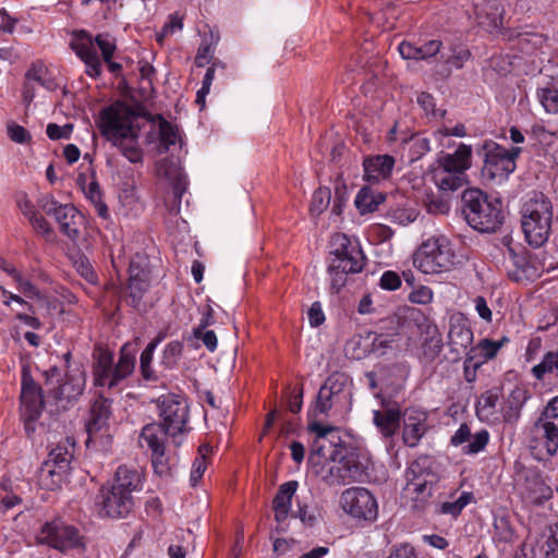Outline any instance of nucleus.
Masks as SVG:
<instances>
[{
	"label": "nucleus",
	"instance_id": "f257e3e1",
	"mask_svg": "<svg viewBox=\"0 0 558 558\" xmlns=\"http://www.w3.org/2000/svg\"><path fill=\"white\" fill-rule=\"evenodd\" d=\"M145 112L148 111L141 104L133 108L117 101L99 113L98 126L101 135L132 163L143 161V151L138 146L141 126L135 120L144 118Z\"/></svg>",
	"mask_w": 558,
	"mask_h": 558
},
{
	"label": "nucleus",
	"instance_id": "f03ea898",
	"mask_svg": "<svg viewBox=\"0 0 558 558\" xmlns=\"http://www.w3.org/2000/svg\"><path fill=\"white\" fill-rule=\"evenodd\" d=\"M142 489V474L133 468L121 465L111 483L101 486L96 497L99 515L125 518L134 508L133 493Z\"/></svg>",
	"mask_w": 558,
	"mask_h": 558
},
{
	"label": "nucleus",
	"instance_id": "7ed1b4c3",
	"mask_svg": "<svg viewBox=\"0 0 558 558\" xmlns=\"http://www.w3.org/2000/svg\"><path fill=\"white\" fill-rule=\"evenodd\" d=\"M461 208L468 225L482 233L497 232L506 220L501 201L476 187L463 191Z\"/></svg>",
	"mask_w": 558,
	"mask_h": 558
},
{
	"label": "nucleus",
	"instance_id": "20e7f679",
	"mask_svg": "<svg viewBox=\"0 0 558 558\" xmlns=\"http://www.w3.org/2000/svg\"><path fill=\"white\" fill-rule=\"evenodd\" d=\"M365 262L366 257L356 241L344 233L333 234L327 268L331 291L338 293L347 284L349 275L363 270Z\"/></svg>",
	"mask_w": 558,
	"mask_h": 558
},
{
	"label": "nucleus",
	"instance_id": "39448f33",
	"mask_svg": "<svg viewBox=\"0 0 558 558\" xmlns=\"http://www.w3.org/2000/svg\"><path fill=\"white\" fill-rule=\"evenodd\" d=\"M92 356L94 383L99 387L113 388L135 369L136 357L129 343L121 348L116 364L113 363L112 352L100 345L94 348Z\"/></svg>",
	"mask_w": 558,
	"mask_h": 558
},
{
	"label": "nucleus",
	"instance_id": "423d86ee",
	"mask_svg": "<svg viewBox=\"0 0 558 558\" xmlns=\"http://www.w3.org/2000/svg\"><path fill=\"white\" fill-rule=\"evenodd\" d=\"M521 226L525 240L533 247L543 246L549 236L553 221V206L543 194H535L524 203Z\"/></svg>",
	"mask_w": 558,
	"mask_h": 558
},
{
	"label": "nucleus",
	"instance_id": "0eeeda50",
	"mask_svg": "<svg viewBox=\"0 0 558 558\" xmlns=\"http://www.w3.org/2000/svg\"><path fill=\"white\" fill-rule=\"evenodd\" d=\"M73 39L70 43L71 49L85 63L86 74L97 78L101 75V61L95 48V44L101 51L105 62L112 59L116 51V43L109 34H98L94 39L92 35L84 29L74 31Z\"/></svg>",
	"mask_w": 558,
	"mask_h": 558
},
{
	"label": "nucleus",
	"instance_id": "6e6552de",
	"mask_svg": "<svg viewBox=\"0 0 558 558\" xmlns=\"http://www.w3.org/2000/svg\"><path fill=\"white\" fill-rule=\"evenodd\" d=\"M521 151V147L506 149L492 140L484 141L476 148V154L483 158L482 178L487 181H506L514 172L515 160Z\"/></svg>",
	"mask_w": 558,
	"mask_h": 558
},
{
	"label": "nucleus",
	"instance_id": "1a4fd4ad",
	"mask_svg": "<svg viewBox=\"0 0 558 558\" xmlns=\"http://www.w3.org/2000/svg\"><path fill=\"white\" fill-rule=\"evenodd\" d=\"M454 264L456 254L445 236L426 240L414 254V265L424 274L448 271Z\"/></svg>",
	"mask_w": 558,
	"mask_h": 558
},
{
	"label": "nucleus",
	"instance_id": "9d476101",
	"mask_svg": "<svg viewBox=\"0 0 558 558\" xmlns=\"http://www.w3.org/2000/svg\"><path fill=\"white\" fill-rule=\"evenodd\" d=\"M399 318L387 317L379 322L375 331H368L365 336L353 337L348 347H352L353 357L362 359L372 352L385 353V349L390 348L399 336Z\"/></svg>",
	"mask_w": 558,
	"mask_h": 558
},
{
	"label": "nucleus",
	"instance_id": "9b49d317",
	"mask_svg": "<svg viewBox=\"0 0 558 558\" xmlns=\"http://www.w3.org/2000/svg\"><path fill=\"white\" fill-rule=\"evenodd\" d=\"M38 542L61 553L73 549L85 550L84 537L81 535L80 530L61 519L46 522L40 529Z\"/></svg>",
	"mask_w": 558,
	"mask_h": 558
},
{
	"label": "nucleus",
	"instance_id": "f8f14e48",
	"mask_svg": "<svg viewBox=\"0 0 558 558\" xmlns=\"http://www.w3.org/2000/svg\"><path fill=\"white\" fill-rule=\"evenodd\" d=\"M330 460L342 464L348 483L364 482L368 478L371 460L368 456L355 447L345 446L339 440L329 456Z\"/></svg>",
	"mask_w": 558,
	"mask_h": 558
},
{
	"label": "nucleus",
	"instance_id": "ddd939ff",
	"mask_svg": "<svg viewBox=\"0 0 558 558\" xmlns=\"http://www.w3.org/2000/svg\"><path fill=\"white\" fill-rule=\"evenodd\" d=\"M39 208L48 216H52L59 225L60 232L75 242L80 238L82 214L71 204H60L52 196H43L38 201Z\"/></svg>",
	"mask_w": 558,
	"mask_h": 558
},
{
	"label": "nucleus",
	"instance_id": "4468645a",
	"mask_svg": "<svg viewBox=\"0 0 558 558\" xmlns=\"http://www.w3.org/2000/svg\"><path fill=\"white\" fill-rule=\"evenodd\" d=\"M509 256L508 277L515 282L533 281L541 276L542 271L554 267L553 262H547L543 253L518 254L513 248H509Z\"/></svg>",
	"mask_w": 558,
	"mask_h": 558
},
{
	"label": "nucleus",
	"instance_id": "2eb2a0df",
	"mask_svg": "<svg viewBox=\"0 0 558 558\" xmlns=\"http://www.w3.org/2000/svg\"><path fill=\"white\" fill-rule=\"evenodd\" d=\"M533 441L536 445L532 446L536 449L543 446L546 449V454L553 457L558 450V396L554 398L544 409L541 417L535 422L533 428Z\"/></svg>",
	"mask_w": 558,
	"mask_h": 558
},
{
	"label": "nucleus",
	"instance_id": "dca6fc26",
	"mask_svg": "<svg viewBox=\"0 0 558 558\" xmlns=\"http://www.w3.org/2000/svg\"><path fill=\"white\" fill-rule=\"evenodd\" d=\"M21 402L24 428L27 435H32L36 429L35 423L41 415L45 400L41 387L34 381L26 369L22 374Z\"/></svg>",
	"mask_w": 558,
	"mask_h": 558
},
{
	"label": "nucleus",
	"instance_id": "f3484780",
	"mask_svg": "<svg viewBox=\"0 0 558 558\" xmlns=\"http://www.w3.org/2000/svg\"><path fill=\"white\" fill-rule=\"evenodd\" d=\"M158 412L162 422V427L170 432V436L175 437L185 430L189 418V407L186 401L178 395L161 396L158 401Z\"/></svg>",
	"mask_w": 558,
	"mask_h": 558
},
{
	"label": "nucleus",
	"instance_id": "a211bd4d",
	"mask_svg": "<svg viewBox=\"0 0 558 558\" xmlns=\"http://www.w3.org/2000/svg\"><path fill=\"white\" fill-rule=\"evenodd\" d=\"M349 384L350 378L345 373L335 372L329 375L319 388L315 404L308 415L313 417L329 415L332 407L344 398V391Z\"/></svg>",
	"mask_w": 558,
	"mask_h": 558
},
{
	"label": "nucleus",
	"instance_id": "6ab92c4d",
	"mask_svg": "<svg viewBox=\"0 0 558 558\" xmlns=\"http://www.w3.org/2000/svg\"><path fill=\"white\" fill-rule=\"evenodd\" d=\"M86 384L84 371L80 367L69 369L61 381L52 388H48V395L53 398L60 410L72 408L83 395Z\"/></svg>",
	"mask_w": 558,
	"mask_h": 558
},
{
	"label": "nucleus",
	"instance_id": "aec40b11",
	"mask_svg": "<svg viewBox=\"0 0 558 558\" xmlns=\"http://www.w3.org/2000/svg\"><path fill=\"white\" fill-rule=\"evenodd\" d=\"M342 509L351 517L373 522L378 515L375 497L364 487H351L341 495Z\"/></svg>",
	"mask_w": 558,
	"mask_h": 558
},
{
	"label": "nucleus",
	"instance_id": "412c9836",
	"mask_svg": "<svg viewBox=\"0 0 558 558\" xmlns=\"http://www.w3.org/2000/svg\"><path fill=\"white\" fill-rule=\"evenodd\" d=\"M474 15L480 27L489 34L501 33L505 7L501 0H482L474 4Z\"/></svg>",
	"mask_w": 558,
	"mask_h": 558
},
{
	"label": "nucleus",
	"instance_id": "4be33fe9",
	"mask_svg": "<svg viewBox=\"0 0 558 558\" xmlns=\"http://www.w3.org/2000/svg\"><path fill=\"white\" fill-rule=\"evenodd\" d=\"M110 416L111 400L102 396L97 397L90 405L89 417L85 425L88 435L87 445L98 436L102 437L107 434Z\"/></svg>",
	"mask_w": 558,
	"mask_h": 558
},
{
	"label": "nucleus",
	"instance_id": "5701e85b",
	"mask_svg": "<svg viewBox=\"0 0 558 558\" xmlns=\"http://www.w3.org/2000/svg\"><path fill=\"white\" fill-rule=\"evenodd\" d=\"M473 342V331L468 318L462 313H454L449 318L448 345L456 356L465 353Z\"/></svg>",
	"mask_w": 558,
	"mask_h": 558
},
{
	"label": "nucleus",
	"instance_id": "b1692460",
	"mask_svg": "<svg viewBox=\"0 0 558 558\" xmlns=\"http://www.w3.org/2000/svg\"><path fill=\"white\" fill-rule=\"evenodd\" d=\"M472 147L460 144L454 153L448 154L441 151L437 158L438 167L446 172H456L463 174L471 167Z\"/></svg>",
	"mask_w": 558,
	"mask_h": 558
},
{
	"label": "nucleus",
	"instance_id": "393cba45",
	"mask_svg": "<svg viewBox=\"0 0 558 558\" xmlns=\"http://www.w3.org/2000/svg\"><path fill=\"white\" fill-rule=\"evenodd\" d=\"M470 58L471 52L466 47L462 45H451L449 52L440 53L441 63L436 65L435 73L441 78H448L453 68L457 70L462 69Z\"/></svg>",
	"mask_w": 558,
	"mask_h": 558
},
{
	"label": "nucleus",
	"instance_id": "a878e982",
	"mask_svg": "<svg viewBox=\"0 0 558 558\" xmlns=\"http://www.w3.org/2000/svg\"><path fill=\"white\" fill-rule=\"evenodd\" d=\"M395 158L390 155L366 157L363 161L364 179L367 182H379L390 177Z\"/></svg>",
	"mask_w": 558,
	"mask_h": 558
},
{
	"label": "nucleus",
	"instance_id": "bb28decb",
	"mask_svg": "<svg viewBox=\"0 0 558 558\" xmlns=\"http://www.w3.org/2000/svg\"><path fill=\"white\" fill-rule=\"evenodd\" d=\"M428 457H420L417 458L411 466L408 469L407 476L410 481V485L413 486V490L417 495H426V497L432 496V485L433 481L427 480L424 475V470H426L429 465Z\"/></svg>",
	"mask_w": 558,
	"mask_h": 558
},
{
	"label": "nucleus",
	"instance_id": "cd10ccee",
	"mask_svg": "<svg viewBox=\"0 0 558 558\" xmlns=\"http://www.w3.org/2000/svg\"><path fill=\"white\" fill-rule=\"evenodd\" d=\"M296 481H289L279 486V489L272 500L275 520L278 523L283 522L290 512L292 498L298 489Z\"/></svg>",
	"mask_w": 558,
	"mask_h": 558
},
{
	"label": "nucleus",
	"instance_id": "c85d7f7f",
	"mask_svg": "<svg viewBox=\"0 0 558 558\" xmlns=\"http://www.w3.org/2000/svg\"><path fill=\"white\" fill-rule=\"evenodd\" d=\"M401 412L399 408H389L384 411L373 412V423L385 438L396 435L400 428Z\"/></svg>",
	"mask_w": 558,
	"mask_h": 558
},
{
	"label": "nucleus",
	"instance_id": "c756f323",
	"mask_svg": "<svg viewBox=\"0 0 558 558\" xmlns=\"http://www.w3.org/2000/svg\"><path fill=\"white\" fill-rule=\"evenodd\" d=\"M168 436V429L158 423H150L143 427L138 442L142 448L146 446L153 452L165 448Z\"/></svg>",
	"mask_w": 558,
	"mask_h": 558
},
{
	"label": "nucleus",
	"instance_id": "7c9ffc66",
	"mask_svg": "<svg viewBox=\"0 0 558 558\" xmlns=\"http://www.w3.org/2000/svg\"><path fill=\"white\" fill-rule=\"evenodd\" d=\"M68 474V472L45 461L37 472V483L43 489L56 490L62 486Z\"/></svg>",
	"mask_w": 558,
	"mask_h": 558
},
{
	"label": "nucleus",
	"instance_id": "2f4dec72",
	"mask_svg": "<svg viewBox=\"0 0 558 558\" xmlns=\"http://www.w3.org/2000/svg\"><path fill=\"white\" fill-rule=\"evenodd\" d=\"M386 199V194L376 191L368 185L362 186L355 197L354 204L361 215L377 210Z\"/></svg>",
	"mask_w": 558,
	"mask_h": 558
},
{
	"label": "nucleus",
	"instance_id": "473e14b6",
	"mask_svg": "<svg viewBox=\"0 0 558 558\" xmlns=\"http://www.w3.org/2000/svg\"><path fill=\"white\" fill-rule=\"evenodd\" d=\"M524 401V390L517 388L511 391L501 409L505 423L514 425L518 422Z\"/></svg>",
	"mask_w": 558,
	"mask_h": 558
},
{
	"label": "nucleus",
	"instance_id": "72a5a7b5",
	"mask_svg": "<svg viewBox=\"0 0 558 558\" xmlns=\"http://www.w3.org/2000/svg\"><path fill=\"white\" fill-rule=\"evenodd\" d=\"M179 137L178 128L171 124L165 118H159V128H158V147L157 151L159 155H163L168 153L170 146L177 143Z\"/></svg>",
	"mask_w": 558,
	"mask_h": 558
},
{
	"label": "nucleus",
	"instance_id": "f704fd0d",
	"mask_svg": "<svg viewBox=\"0 0 558 558\" xmlns=\"http://www.w3.org/2000/svg\"><path fill=\"white\" fill-rule=\"evenodd\" d=\"M426 432L427 426L423 421L410 416L408 421L404 422L402 432V439L404 445L409 447L417 446Z\"/></svg>",
	"mask_w": 558,
	"mask_h": 558
},
{
	"label": "nucleus",
	"instance_id": "c9c22d12",
	"mask_svg": "<svg viewBox=\"0 0 558 558\" xmlns=\"http://www.w3.org/2000/svg\"><path fill=\"white\" fill-rule=\"evenodd\" d=\"M517 538L515 531L513 530L510 521L506 517H497L494 520V536L493 539L499 545L512 544Z\"/></svg>",
	"mask_w": 558,
	"mask_h": 558
},
{
	"label": "nucleus",
	"instance_id": "e433bc0d",
	"mask_svg": "<svg viewBox=\"0 0 558 558\" xmlns=\"http://www.w3.org/2000/svg\"><path fill=\"white\" fill-rule=\"evenodd\" d=\"M499 401V392L497 389H490L481 395L475 410L480 420H489L495 414L496 405Z\"/></svg>",
	"mask_w": 558,
	"mask_h": 558
},
{
	"label": "nucleus",
	"instance_id": "4c0bfd02",
	"mask_svg": "<svg viewBox=\"0 0 558 558\" xmlns=\"http://www.w3.org/2000/svg\"><path fill=\"white\" fill-rule=\"evenodd\" d=\"M532 374L538 380H544L547 374L558 377V350L547 352L542 362L532 368Z\"/></svg>",
	"mask_w": 558,
	"mask_h": 558
},
{
	"label": "nucleus",
	"instance_id": "58836bf2",
	"mask_svg": "<svg viewBox=\"0 0 558 558\" xmlns=\"http://www.w3.org/2000/svg\"><path fill=\"white\" fill-rule=\"evenodd\" d=\"M541 104L548 113L558 112V81L549 82L537 92Z\"/></svg>",
	"mask_w": 558,
	"mask_h": 558
},
{
	"label": "nucleus",
	"instance_id": "ea45409f",
	"mask_svg": "<svg viewBox=\"0 0 558 558\" xmlns=\"http://www.w3.org/2000/svg\"><path fill=\"white\" fill-rule=\"evenodd\" d=\"M434 178L436 180V184L441 191L453 192L461 187L463 184V174L446 172L441 168H438L435 171Z\"/></svg>",
	"mask_w": 558,
	"mask_h": 558
},
{
	"label": "nucleus",
	"instance_id": "a19ab883",
	"mask_svg": "<svg viewBox=\"0 0 558 558\" xmlns=\"http://www.w3.org/2000/svg\"><path fill=\"white\" fill-rule=\"evenodd\" d=\"M72 459L73 449L69 450L68 446L59 444L56 448L50 450L46 461L69 473Z\"/></svg>",
	"mask_w": 558,
	"mask_h": 558
},
{
	"label": "nucleus",
	"instance_id": "79ce46f5",
	"mask_svg": "<svg viewBox=\"0 0 558 558\" xmlns=\"http://www.w3.org/2000/svg\"><path fill=\"white\" fill-rule=\"evenodd\" d=\"M183 348V342L179 340L169 342L162 352L160 365L167 369L174 368L182 356Z\"/></svg>",
	"mask_w": 558,
	"mask_h": 558
},
{
	"label": "nucleus",
	"instance_id": "37998d69",
	"mask_svg": "<svg viewBox=\"0 0 558 558\" xmlns=\"http://www.w3.org/2000/svg\"><path fill=\"white\" fill-rule=\"evenodd\" d=\"M504 341H507V338H504L501 341H493L490 339H482L476 347L471 348L468 352V355H475L474 353L478 352L483 360L482 364L488 360H492L496 356L499 349L502 347Z\"/></svg>",
	"mask_w": 558,
	"mask_h": 558
},
{
	"label": "nucleus",
	"instance_id": "c03bdc74",
	"mask_svg": "<svg viewBox=\"0 0 558 558\" xmlns=\"http://www.w3.org/2000/svg\"><path fill=\"white\" fill-rule=\"evenodd\" d=\"M129 272L131 281H140L145 280L150 283V270L147 267V258L144 256L137 255L133 258L129 266Z\"/></svg>",
	"mask_w": 558,
	"mask_h": 558
},
{
	"label": "nucleus",
	"instance_id": "a18cd8bd",
	"mask_svg": "<svg viewBox=\"0 0 558 558\" xmlns=\"http://www.w3.org/2000/svg\"><path fill=\"white\" fill-rule=\"evenodd\" d=\"M129 272L131 281H140L145 280L150 283V270L147 267V258L144 256L137 255L133 258L129 266Z\"/></svg>",
	"mask_w": 558,
	"mask_h": 558
},
{
	"label": "nucleus",
	"instance_id": "49530a36",
	"mask_svg": "<svg viewBox=\"0 0 558 558\" xmlns=\"http://www.w3.org/2000/svg\"><path fill=\"white\" fill-rule=\"evenodd\" d=\"M150 283L145 280L131 281L129 280L126 302L134 308H137L142 302L144 294L149 289Z\"/></svg>",
	"mask_w": 558,
	"mask_h": 558
},
{
	"label": "nucleus",
	"instance_id": "de8ad7c7",
	"mask_svg": "<svg viewBox=\"0 0 558 558\" xmlns=\"http://www.w3.org/2000/svg\"><path fill=\"white\" fill-rule=\"evenodd\" d=\"M331 199V192L328 187H318L312 197L310 210L312 215L318 216L320 215L325 209H327L328 205L330 204Z\"/></svg>",
	"mask_w": 558,
	"mask_h": 558
},
{
	"label": "nucleus",
	"instance_id": "09e8293b",
	"mask_svg": "<svg viewBox=\"0 0 558 558\" xmlns=\"http://www.w3.org/2000/svg\"><path fill=\"white\" fill-rule=\"evenodd\" d=\"M24 216L28 218L34 230L40 233L47 241H51L53 239V230L44 216L38 215L36 211H24Z\"/></svg>",
	"mask_w": 558,
	"mask_h": 558
},
{
	"label": "nucleus",
	"instance_id": "8fccbe9b",
	"mask_svg": "<svg viewBox=\"0 0 558 558\" xmlns=\"http://www.w3.org/2000/svg\"><path fill=\"white\" fill-rule=\"evenodd\" d=\"M489 440V434L486 429H482L474 436L471 435L470 442L463 447V452L466 454H475L482 451Z\"/></svg>",
	"mask_w": 558,
	"mask_h": 558
},
{
	"label": "nucleus",
	"instance_id": "3c124183",
	"mask_svg": "<svg viewBox=\"0 0 558 558\" xmlns=\"http://www.w3.org/2000/svg\"><path fill=\"white\" fill-rule=\"evenodd\" d=\"M543 44V37L536 33L518 34V46L522 51L530 52Z\"/></svg>",
	"mask_w": 558,
	"mask_h": 558
},
{
	"label": "nucleus",
	"instance_id": "603ef678",
	"mask_svg": "<svg viewBox=\"0 0 558 558\" xmlns=\"http://www.w3.org/2000/svg\"><path fill=\"white\" fill-rule=\"evenodd\" d=\"M342 464L332 465L322 476L323 481L329 486L345 485L348 484L347 477L343 474Z\"/></svg>",
	"mask_w": 558,
	"mask_h": 558
},
{
	"label": "nucleus",
	"instance_id": "864d4df0",
	"mask_svg": "<svg viewBox=\"0 0 558 558\" xmlns=\"http://www.w3.org/2000/svg\"><path fill=\"white\" fill-rule=\"evenodd\" d=\"M75 267H76V270L77 272L88 282V283H92V284H96L97 283V275L94 270V268L92 267L89 260L86 258V257H80L76 262H75Z\"/></svg>",
	"mask_w": 558,
	"mask_h": 558
},
{
	"label": "nucleus",
	"instance_id": "5fc2aeb1",
	"mask_svg": "<svg viewBox=\"0 0 558 558\" xmlns=\"http://www.w3.org/2000/svg\"><path fill=\"white\" fill-rule=\"evenodd\" d=\"M73 131V125L71 123L64 124L60 126L56 123H49L47 125L46 133L48 137L52 141L61 140V138H70Z\"/></svg>",
	"mask_w": 558,
	"mask_h": 558
},
{
	"label": "nucleus",
	"instance_id": "6e6d98bb",
	"mask_svg": "<svg viewBox=\"0 0 558 558\" xmlns=\"http://www.w3.org/2000/svg\"><path fill=\"white\" fill-rule=\"evenodd\" d=\"M151 463L157 474L166 475L169 473V459L168 457H166L165 448L151 452Z\"/></svg>",
	"mask_w": 558,
	"mask_h": 558
},
{
	"label": "nucleus",
	"instance_id": "4d7b16f0",
	"mask_svg": "<svg viewBox=\"0 0 558 558\" xmlns=\"http://www.w3.org/2000/svg\"><path fill=\"white\" fill-rule=\"evenodd\" d=\"M26 78L38 82L43 87L48 90H53L57 87V83L51 77L44 75L43 68H33L26 72Z\"/></svg>",
	"mask_w": 558,
	"mask_h": 558
},
{
	"label": "nucleus",
	"instance_id": "13d9d810",
	"mask_svg": "<svg viewBox=\"0 0 558 558\" xmlns=\"http://www.w3.org/2000/svg\"><path fill=\"white\" fill-rule=\"evenodd\" d=\"M401 286L400 276L392 270L385 271L379 280V287L387 291H395Z\"/></svg>",
	"mask_w": 558,
	"mask_h": 558
},
{
	"label": "nucleus",
	"instance_id": "bf43d9fd",
	"mask_svg": "<svg viewBox=\"0 0 558 558\" xmlns=\"http://www.w3.org/2000/svg\"><path fill=\"white\" fill-rule=\"evenodd\" d=\"M8 134L13 142L19 144H25L32 138L29 132L25 128L14 122L8 124Z\"/></svg>",
	"mask_w": 558,
	"mask_h": 558
},
{
	"label": "nucleus",
	"instance_id": "052dcab7",
	"mask_svg": "<svg viewBox=\"0 0 558 558\" xmlns=\"http://www.w3.org/2000/svg\"><path fill=\"white\" fill-rule=\"evenodd\" d=\"M442 43L440 40H429L421 46H418V59L427 60L428 58L435 57L440 52V48Z\"/></svg>",
	"mask_w": 558,
	"mask_h": 558
},
{
	"label": "nucleus",
	"instance_id": "680f3d73",
	"mask_svg": "<svg viewBox=\"0 0 558 558\" xmlns=\"http://www.w3.org/2000/svg\"><path fill=\"white\" fill-rule=\"evenodd\" d=\"M193 336L196 339H199L203 341L204 345L210 351L214 352L217 348V337L216 333L213 330H206L194 328L193 329Z\"/></svg>",
	"mask_w": 558,
	"mask_h": 558
},
{
	"label": "nucleus",
	"instance_id": "e2e57ef3",
	"mask_svg": "<svg viewBox=\"0 0 558 558\" xmlns=\"http://www.w3.org/2000/svg\"><path fill=\"white\" fill-rule=\"evenodd\" d=\"M409 300L416 304H427L433 300V291L428 287H420L410 293Z\"/></svg>",
	"mask_w": 558,
	"mask_h": 558
},
{
	"label": "nucleus",
	"instance_id": "0e129e2a",
	"mask_svg": "<svg viewBox=\"0 0 558 558\" xmlns=\"http://www.w3.org/2000/svg\"><path fill=\"white\" fill-rule=\"evenodd\" d=\"M390 217L391 221L399 225H408L415 220L416 214L414 210L398 208L391 211Z\"/></svg>",
	"mask_w": 558,
	"mask_h": 558
},
{
	"label": "nucleus",
	"instance_id": "69168bd1",
	"mask_svg": "<svg viewBox=\"0 0 558 558\" xmlns=\"http://www.w3.org/2000/svg\"><path fill=\"white\" fill-rule=\"evenodd\" d=\"M307 314L312 327H318L325 322V315L319 302H314Z\"/></svg>",
	"mask_w": 558,
	"mask_h": 558
},
{
	"label": "nucleus",
	"instance_id": "338daca9",
	"mask_svg": "<svg viewBox=\"0 0 558 558\" xmlns=\"http://www.w3.org/2000/svg\"><path fill=\"white\" fill-rule=\"evenodd\" d=\"M206 468L207 464L203 458H196L194 460L190 475V482L192 486H195L203 477Z\"/></svg>",
	"mask_w": 558,
	"mask_h": 558
},
{
	"label": "nucleus",
	"instance_id": "774afa93",
	"mask_svg": "<svg viewBox=\"0 0 558 558\" xmlns=\"http://www.w3.org/2000/svg\"><path fill=\"white\" fill-rule=\"evenodd\" d=\"M474 304H475V310H476L478 316L482 319L486 320L487 323H490L493 314H492L490 308L487 305L486 299L482 295H477L474 299Z\"/></svg>",
	"mask_w": 558,
	"mask_h": 558
}]
</instances>
